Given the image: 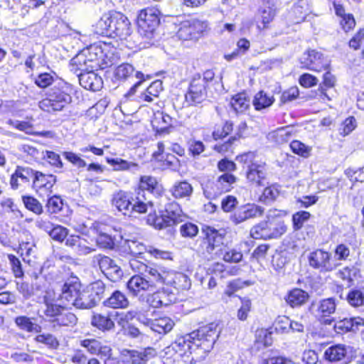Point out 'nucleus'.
Masks as SVG:
<instances>
[{"label":"nucleus","mask_w":364,"mask_h":364,"mask_svg":"<svg viewBox=\"0 0 364 364\" xmlns=\"http://www.w3.org/2000/svg\"><path fill=\"white\" fill-rule=\"evenodd\" d=\"M205 231L206 237L202 243L203 248L210 255L218 254L223 245V235L210 227H208Z\"/></svg>","instance_id":"17"},{"label":"nucleus","mask_w":364,"mask_h":364,"mask_svg":"<svg viewBox=\"0 0 364 364\" xmlns=\"http://www.w3.org/2000/svg\"><path fill=\"white\" fill-rule=\"evenodd\" d=\"M291 360L286 357L279 355L276 351L268 350L263 353L261 364H289Z\"/></svg>","instance_id":"44"},{"label":"nucleus","mask_w":364,"mask_h":364,"mask_svg":"<svg viewBox=\"0 0 364 364\" xmlns=\"http://www.w3.org/2000/svg\"><path fill=\"white\" fill-rule=\"evenodd\" d=\"M114 263V260L102 254L93 256L91 261L92 266L93 267H98L103 274Z\"/></svg>","instance_id":"45"},{"label":"nucleus","mask_w":364,"mask_h":364,"mask_svg":"<svg viewBox=\"0 0 364 364\" xmlns=\"http://www.w3.org/2000/svg\"><path fill=\"white\" fill-rule=\"evenodd\" d=\"M33 176V170L29 167L17 166L11 175L10 184L13 189L16 190L22 183H29Z\"/></svg>","instance_id":"22"},{"label":"nucleus","mask_w":364,"mask_h":364,"mask_svg":"<svg viewBox=\"0 0 364 364\" xmlns=\"http://www.w3.org/2000/svg\"><path fill=\"white\" fill-rule=\"evenodd\" d=\"M177 37L182 41L193 40V34L189 21L183 22L176 33Z\"/></svg>","instance_id":"59"},{"label":"nucleus","mask_w":364,"mask_h":364,"mask_svg":"<svg viewBox=\"0 0 364 364\" xmlns=\"http://www.w3.org/2000/svg\"><path fill=\"white\" fill-rule=\"evenodd\" d=\"M171 122V117L168 114L163 112H157L155 114L151 124L156 134L163 135L168 133Z\"/></svg>","instance_id":"28"},{"label":"nucleus","mask_w":364,"mask_h":364,"mask_svg":"<svg viewBox=\"0 0 364 364\" xmlns=\"http://www.w3.org/2000/svg\"><path fill=\"white\" fill-rule=\"evenodd\" d=\"M233 129V124L231 122H226L222 127H218L213 132V138L217 140L227 136Z\"/></svg>","instance_id":"62"},{"label":"nucleus","mask_w":364,"mask_h":364,"mask_svg":"<svg viewBox=\"0 0 364 364\" xmlns=\"http://www.w3.org/2000/svg\"><path fill=\"white\" fill-rule=\"evenodd\" d=\"M129 292L134 296L143 295L145 291L153 290L144 275L132 276L127 283Z\"/></svg>","instance_id":"20"},{"label":"nucleus","mask_w":364,"mask_h":364,"mask_svg":"<svg viewBox=\"0 0 364 364\" xmlns=\"http://www.w3.org/2000/svg\"><path fill=\"white\" fill-rule=\"evenodd\" d=\"M220 333L218 324L209 323L194 331L185 336L191 344H193V349L201 348L204 352H209L213 348Z\"/></svg>","instance_id":"6"},{"label":"nucleus","mask_w":364,"mask_h":364,"mask_svg":"<svg viewBox=\"0 0 364 364\" xmlns=\"http://www.w3.org/2000/svg\"><path fill=\"white\" fill-rule=\"evenodd\" d=\"M80 345L93 355L97 354L105 357H109L111 355V348L109 346H102L100 341L97 339L82 340Z\"/></svg>","instance_id":"25"},{"label":"nucleus","mask_w":364,"mask_h":364,"mask_svg":"<svg viewBox=\"0 0 364 364\" xmlns=\"http://www.w3.org/2000/svg\"><path fill=\"white\" fill-rule=\"evenodd\" d=\"M236 177L230 173H224L216 180V193L228 192L232 188V184L236 182Z\"/></svg>","instance_id":"39"},{"label":"nucleus","mask_w":364,"mask_h":364,"mask_svg":"<svg viewBox=\"0 0 364 364\" xmlns=\"http://www.w3.org/2000/svg\"><path fill=\"white\" fill-rule=\"evenodd\" d=\"M156 10L145 9L140 11L137 18L139 33L147 39H151L159 24Z\"/></svg>","instance_id":"10"},{"label":"nucleus","mask_w":364,"mask_h":364,"mask_svg":"<svg viewBox=\"0 0 364 364\" xmlns=\"http://www.w3.org/2000/svg\"><path fill=\"white\" fill-rule=\"evenodd\" d=\"M106 161L107 164L113 166L114 171H127L132 167L137 166L136 164L120 158H107Z\"/></svg>","instance_id":"49"},{"label":"nucleus","mask_w":364,"mask_h":364,"mask_svg":"<svg viewBox=\"0 0 364 364\" xmlns=\"http://www.w3.org/2000/svg\"><path fill=\"white\" fill-rule=\"evenodd\" d=\"M91 63L92 61L87 60L84 54H78L71 60L72 66H76L75 69L80 70V73L86 72L90 68L93 69V66L88 65Z\"/></svg>","instance_id":"51"},{"label":"nucleus","mask_w":364,"mask_h":364,"mask_svg":"<svg viewBox=\"0 0 364 364\" xmlns=\"http://www.w3.org/2000/svg\"><path fill=\"white\" fill-rule=\"evenodd\" d=\"M76 316L65 308L59 315V317L53 320V327L55 329L62 326H73L77 323Z\"/></svg>","instance_id":"36"},{"label":"nucleus","mask_w":364,"mask_h":364,"mask_svg":"<svg viewBox=\"0 0 364 364\" xmlns=\"http://www.w3.org/2000/svg\"><path fill=\"white\" fill-rule=\"evenodd\" d=\"M73 92L72 85L58 80L49 89L46 96L38 103L41 109L48 113H54L63 109L72 101Z\"/></svg>","instance_id":"1"},{"label":"nucleus","mask_w":364,"mask_h":364,"mask_svg":"<svg viewBox=\"0 0 364 364\" xmlns=\"http://www.w3.org/2000/svg\"><path fill=\"white\" fill-rule=\"evenodd\" d=\"M87 289L92 293L93 298L97 304L102 300L106 293L105 285L100 280L92 283L87 287Z\"/></svg>","instance_id":"50"},{"label":"nucleus","mask_w":364,"mask_h":364,"mask_svg":"<svg viewBox=\"0 0 364 364\" xmlns=\"http://www.w3.org/2000/svg\"><path fill=\"white\" fill-rule=\"evenodd\" d=\"M129 300L122 291H114L109 296L103 301V305L112 309H125L129 306Z\"/></svg>","instance_id":"27"},{"label":"nucleus","mask_w":364,"mask_h":364,"mask_svg":"<svg viewBox=\"0 0 364 364\" xmlns=\"http://www.w3.org/2000/svg\"><path fill=\"white\" fill-rule=\"evenodd\" d=\"M300 60L302 68L314 72L327 70L330 65V61L327 58L316 50L305 51Z\"/></svg>","instance_id":"11"},{"label":"nucleus","mask_w":364,"mask_h":364,"mask_svg":"<svg viewBox=\"0 0 364 364\" xmlns=\"http://www.w3.org/2000/svg\"><path fill=\"white\" fill-rule=\"evenodd\" d=\"M33 187L36 189L44 188L46 191H50L56 182L55 176L53 175H46L40 171L33 170Z\"/></svg>","instance_id":"26"},{"label":"nucleus","mask_w":364,"mask_h":364,"mask_svg":"<svg viewBox=\"0 0 364 364\" xmlns=\"http://www.w3.org/2000/svg\"><path fill=\"white\" fill-rule=\"evenodd\" d=\"M176 301V293L168 286L148 295L146 299L147 303L154 308L168 306Z\"/></svg>","instance_id":"14"},{"label":"nucleus","mask_w":364,"mask_h":364,"mask_svg":"<svg viewBox=\"0 0 364 364\" xmlns=\"http://www.w3.org/2000/svg\"><path fill=\"white\" fill-rule=\"evenodd\" d=\"M130 360L134 364H141L154 358L156 355V350L154 348H146L141 350H128Z\"/></svg>","instance_id":"30"},{"label":"nucleus","mask_w":364,"mask_h":364,"mask_svg":"<svg viewBox=\"0 0 364 364\" xmlns=\"http://www.w3.org/2000/svg\"><path fill=\"white\" fill-rule=\"evenodd\" d=\"M96 242L100 248L109 249L114 248L115 242L114 239L107 233L100 232L97 239Z\"/></svg>","instance_id":"57"},{"label":"nucleus","mask_w":364,"mask_h":364,"mask_svg":"<svg viewBox=\"0 0 364 364\" xmlns=\"http://www.w3.org/2000/svg\"><path fill=\"white\" fill-rule=\"evenodd\" d=\"M157 185L158 183L154 177L150 176H141L140 178L139 184V191L138 192L137 196H139V193H140V198L144 201L149 202L148 203V205H153V202L149 200L146 198V197L145 196L144 191H147L149 193H152L154 190L156 188Z\"/></svg>","instance_id":"29"},{"label":"nucleus","mask_w":364,"mask_h":364,"mask_svg":"<svg viewBox=\"0 0 364 364\" xmlns=\"http://www.w3.org/2000/svg\"><path fill=\"white\" fill-rule=\"evenodd\" d=\"M347 350L343 345H335L328 348L324 353V357L331 362L342 360L346 355Z\"/></svg>","instance_id":"38"},{"label":"nucleus","mask_w":364,"mask_h":364,"mask_svg":"<svg viewBox=\"0 0 364 364\" xmlns=\"http://www.w3.org/2000/svg\"><path fill=\"white\" fill-rule=\"evenodd\" d=\"M134 72V67L129 63H123L117 66L114 70V77L118 80H126Z\"/></svg>","instance_id":"56"},{"label":"nucleus","mask_w":364,"mask_h":364,"mask_svg":"<svg viewBox=\"0 0 364 364\" xmlns=\"http://www.w3.org/2000/svg\"><path fill=\"white\" fill-rule=\"evenodd\" d=\"M274 101L272 95H267L264 91H259L255 95L252 104L255 109L261 110L271 106Z\"/></svg>","instance_id":"43"},{"label":"nucleus","mask_w":364,"mask_h":364,"mask_svg":"<svg viewBox=\"0 0 364 364\" xmlns=\"http://www.w3.org/2000/svg\"><path fill=\"white\" fill-rule=\"evenodd\" d=\"M168 200L166 195H160L156 203H157L160 210L164 208L165 214L167 217L170 218L176 225L183 221V212L178 203L176 201L168 202Z\"/></svg>","instance_id":"16"},{"label":"nucleus","mask_w":364,"mask_h":364,"mask_svg":"<svg viewBox=\"0 0 364 364\" xmlns=\"http://www.w3.org/2000/svg\"><path fill=\"white\" fill-rule=\"evenodd\" d=\"M264 213V208L255 203H247L239 207L230 220L235 225H239L247 220L262 217Z\"/></svg>","instance_id":"13"},{"label":"nucleus","mask_w":364,"mask_h":364,"mask_svg":"<svg viewBox=\"0 0 364 364\" xmlns=\"http://www.w3.org/2000/svg\"><path fill=\"white\" fill-rule=\"evenodd\" d=\"M97 304L87 287L80 291L73 306L77 309H89Z\"/></svg>","instance_id":"32"},{"label":"nucleus","mask_w":364,"mask_h":364,"mask_svg":"<svg viewBox=\"0 0 364 364\" xmlns=\"http://www.w3.org/2000/svg\"><path fill=\"white\" fill-rule=\"evenodd\" d=\"M364 45V29H360L350 40L349 46L354 50H358Z\"/></svg>","instance_id":"64"},{"label":"nucleus","mask_w":364,"mask_h":364,"mask_svg":"<svg viewBox=\"0 0 364 364\" xmlns=\"http://www.w3.org/2000/svg\"><path fill=\"white\" fill-rule=\"evenodd\" d=\"M122 248L124 252L133 257L140 255L144 252H148L156 258L166 259L169 257L168 252L160 250L151 246L146 247L138 240H126L122 245Z\"/></svg>","instance_id":"12"},{"label":"nucleus","mask_w":364,"mask_h":364,"mask_svg":"<svg viewBox=\"0 0 364 364\" xmlns=\"http://www.w3.org/2000/svg\"><path fill=\"white\" fill-rule=\"evenodd\" d=\"M132 200L129 193L121 190L113 194L112 204L124 215L129 216L133 212L144 213L147 211L149 202L144 201L140 198V193L134 203Z\"/></svg>","instance_id":"8"},{"label":"nucleus","mask_w":364,"mask_h":364,"mask_svg":"<svg viewBox=\"0 0 364 364\" xmlns=\"http://www.w3.org/2000/svg\"><path fill=\"white\" fill-rule=\"evenodd\" d=\"M68 235V230L62 225H55L50 230V236L55 240L62 242Z\"/></svg>","instance_id":"61"},{"label":"nucleus","mask_w":364,"mask_h":364,"mask_svg":"<svg viewBox=\"0 0 364 364\" xmlns=\"http://www.w3.org/2000/svg\"><path fill=\"white\" fill-rule=\"evenodd\" d=\"M36 343L45 345L50 349H57L59 346V341L57 338L50 333H43L37 335L34 338Z\"/></svg>","instance_id":"48"},{"label":"nucleus","mask_w":364,"mask_h":364,"mask_svg":"<svg viewBox=\"0 0 364 364\" xmlns=\"http://www.w3.org/2000/svg\"><path fill=\"white\" fill-rule=\"evenodd\" d=\"M189 22L192 28L194 39H198L199 36L203 33L208 27V22L205 21L193 19L192 21H189Z\"/></svg>","instance_id":"58"},{"label":"nucleus","mask_w":364,"mask_h":364,"mask_svg":"<svg viewBox=\"0 0 364 364\" xmlns=\"http://www.w3.org/2000/svg\"><path fill=\"white\" fill-rule=\"evenodd\" d=\"M186 336L178 338L173 343L164 350L162 361L164 364H191L193 349Z\"/></svg>","instance_id":"3"},{"label":"nucleus","mask_w":364,"mask_h":364,"mask_svg":"<svg viewBox=\"0 0 364 364\" xmlns=\"http://www.w3.org/2000/svg\"><path fill=\"white\" fill-rule=\"evenodd\" d=\"M289 146L293 153L300 156L308 158L310 156L311 148L299 140L292 141Z\"/></svg>","instance_id":"53"},{"label":"nucleus","mask_w":364,"mask_h":364,"mask_svg":"<svg viewBox=\"0 0 364 364\" xmlns=\"http://www.w3.org/2000/svg\"><path fill=\"white\" fill-rule=\"evenodd\" d=\"M311 217L310 213L301 210L292 215L293 228L294 230H299L304 226V223L308 221Z\"/></svg>","instance_id":"55"},{"label":"nucleus","mask_w":364,"mask_h":364,"mask_svg":"<svg viewBox=\"0 0 364 364\" xmlns=\"http://www.w3.org/2000/svg\"><path fill=\"white\" fill-rule=\"evenodd\" d=\"M262 5L259 9V14L262 17L263 28L272 21L276 14V7L274 0H262Z\"/></svg>","instance_id":"34"},{"label":"nucleus","mask_w":364,"mask_h":364,"mask_svg":"<svg viewBox=\"0 0 364 364\" xmlns=\"http://www.w3.org/2000/svg\"><path fill=\"white\" fill-rule=\"evenodd\" d=\"M80 289L81 284L78 278L68 279L62 286L60 298L73 305L80 292Z\"/></svg>","instance_id":"18"},{"label":"nucleus","mask_w":364,"mask_h":364,"mask_svg":"<svg viewBox=\"0 0 364 364\" xmlns=\"http://www.w3.org/2000/svg\"><path fill=\"white\" fill-rule=\"evenodd\" d=\"M230 105L237 113H242L250 107V100L245 93H239L232 97Z\"/></svg>","instance_id":"42"},{"label":"nucleus","mask_w":364,"mask_h":364,"mask_svg":"<svg viewBox=\"0 0 364 364\" xmlns=\"http://www.w3.org/2000/svg\"><path fill=\"white\" fill-rule=\"evenodd\" d=\"M363 325V319L360 317L345 318L334 324V328L338 333L348 331H356Z\"/></svg>","instance_id":"24"},{"label":"nucleus","mask_w":364,"mask_h":364,"mask_svg":"<svg viewBox=\"0 0 364 364\" xmlns=\"http://www.w3.org/2000/svg\"><path fill=\"white\" fill-rule=\"evenodd\" d=\"M97 33L112 38L127 40L132 34L131 23L124 14L114 12L105 14L97 23Z\"/></svg>","instance_id":"2"},{"label":"nucleus","mask_w":364,"mask_h":364,"mask_svg":"<svg viewBox=\"0 0 364 364\" xmlns=\"http://www.w3.org/2000/svg\"><path fill=\"white\" fill-rule=\"evenodd\" d=\"M296 22L299 23L305 20L307 15L311 12L309 0H299L293 9Z\"/></svg>","instance_id":"47"},{"label":"nucleus","mask_w":364,"mask_h":364,"mask_svg":"<svg viewBox=\"0 0 364 364\" xmlns=\"http://www.w3.org/2000/svg\"><path fill=\"white\" fill-rule=\"evenodd\" d=\"M150 324V329L158 333H167L173 327V321L168 317H163L154 319L153 321H147Z\"/></svg>","instance_id":"35"},{"label":"nucleus","mask_w":364,"mask_h":364,"mask_svg":"<svg viewBox=\"0 0 364 364\" xmlns=\"http://www.w3.org/2000/svg\"><path fill=\"white\" fill-rule=\"evenodd\" d=\"M215 73L207 70L203 75L196 74L193 76L185 95L186 101L189 105H196L203 102L207 97V88L213 82Z\"/></svg>","instance_id":"5"},{"label":"nucleus","mask_w":364,"mask_h":364,"mask_svg":"<svg viewBox=\"0 0 364 364\" xmlns=\"http://www.w3.org/2000/svg\"><path fill=\"white\" fill-rule=\"evenodd\" d=\"M32 319L33 318L26 316H17L15 318V323L21 330L29 333H40L42 330L41 326L36 323H33Z\"/></svg>","instance_id":"41"},{"label":"nucleus","mask_w":364,"mask_h":364,"mask_svg":"<svg viewBox=\"0 0 364 364\" xmlns=\"http://www.w3.org/2000/svg\"><path fill=\"white\" fill-rule=\"evenodd\" d=\"M78 80L82 87L86 90L97 91L102 87V80L92 69L84 73H80Z\"/></svg>","instance_id":"21"},{"label":"nucleus","mask_w":364,"mask_h":364,"mask_svg":"<svg viewBox=\"0 0 364 364\" xmlns=\"http://www.w3.org/2000/svg\"><path fill=\"white\" fill-rule=\"evenodd\" d=\"M169 274V282H167L166 286L173 287L176 290L188 289L191 287V280L186 274L173 272H170Z\"/></svg>","instance_id":"31"},{"label":"nucleus","mask_w":364,"mask_h":364,"mask_svg":"<svg viewBox=\"0 0 364 364\" xmlns=\"http://www.w3.org/2000/svg\"><path fill=\"white\" fill-rule=\"evenodd\" d=\"M287 227L283 220L268 215L266 219L250 229V236L255 240L277 239L284 235Z\"/></svg>","instance_id":"4"},{"label":"nucleus","mask_w":364,"mask_h":364,"mask_svg":"<svg viewBox=\"0 0 364 364\" xmlns=\"http://www.w3.org/2000/svg\"><path fill=\"white\" fill-rule=\"evenodd\" d=\"M64 309L65 307L61 305L53 302L46 301L43 314L48 318V321L53 325V320H55L56 318L59 317V315L61 314Z\"/></svg>","instance_id":"46"},{"label":"nucleus","mask_w":364,"mask_h":364,"mask_svg":"<svg viewBox=\"0 0 364 364\" xmlns=\"http://www.w3.org/2000/svg\"><path fill=\"white\" fill-rule=\"evenodd\" d=\"M180 233L183 237L193 238L198 233V228L192 223H185L180 227Z\"/></svg>","instance_id":"60"},{"label":"nucleus","mask_w":364,"mask_h":364,"mask_svg":"<svg viewBox=\"0 0 364 364\" xmlns=\"http://www.w3.org/2000/svg\"><path fill=\"white\" fill-rule=\"evenodd\" d=\"M336 303L334 298L321 300L317 304L316 315L318 319L325 325H331L334 319L331 316L335 313Z\"/></svg>","instance_id":"15"},{"label":"nucleus","mask_w":364,"mask_h":364,"mask_svg":"<svg viewBox=\"0 0 364 364\" xmlns=\"http://www.w3.org/2000/svg\"><path fill=\"white\" fill-rule=\"evenodd\" d=\"M347 301L352 306H360L364 304V293L358 289H351L347 295Z\"/></svg>","instance_id":"52"},{"label":"nucleus","mask_w":364,"mask_h":364,"mask_svg":"<svg viewBox=\"0 0 364 364\" xmlns=\"http://www.w3.org/2000/svg\"><path fill=\"white\" fill-rule=\"evenodd\" d=\"M169 271L165 270L159 266H148L144 277L151 284L152 289L159 284H166L169 282Z\"/></svg>","instance_id":"19"},{"label":"nucleus","mask_w":364,"mask_h":364,"mask_svg":"<svg viewBox=\"0 0 364 364\" xmlns=\"http://www.w3.org/2000/svg\"><path fill=\"white\" fill-rule=\"evenodd\" d=\"M309 294L301 289L294 288L288 291L284 296L286 303L291 308H299L306 303Z\"/></svg>","instance_id":"23"},{"label":"nucleus","mask_w":364,"mask_h":364,"mask_svg":"<svg viewBox=\"0 0 364 364\" xmlns=\"http://www.w3.org/2000/svg\"><path fill=\"white\" fill-rule=\"evenodd\" d=\"M255 154L247 152L237 157V160L247 165L246 177L251 186L255 187L265 186L267 184V170L264 163L254 161Z\"/></svg>","instance_id":"7"},{"label":"nucleus","mask_w":364,"mask_h":364,"mask_svg":"<svg viewBox=\"0 0 364 364\" xmlns=\"http://www.w3.org/2000/svg\"><path fill=\"white\" fill-rule=\"evenodd\" d=\"M147 223L158 230H161L175 225L174 222H173L170 218L167 217L165 213L159 216L149 214L147 217Z\"/></svg>","instance_id":"40"},{"label":"nucleus","mask_w":364,"mask_h":364,"mask_svg":"<svg viewBox=\"0 0 364 364\" xmlns=\"http://www.w3.org/2000/svg\"><path fill=\"white\" fill-rule=\"evenodd\" d=\"M307 260L310 267L322 274L333 272L339 266L332 253L321 248L310 252Z\"/></svg>","instance_id":"9"},{"label":"nucleus","mask_w":364,"mask_h":364,"mask_svg":"<svg viewBox=\"0 0 364 364\" xmlns=\"http://www.w3.org/2000/svg\"><path fill=\"white\" fill-rule=\"evenodd\" d=\"M91 324L102 331H108L114 328V323L109 314H94L91 319Z\"/></svg>","instance_id":"33"},{"label":"nucleus","mask_w":364,"mask_h":364,"mask_svg":"<svg viewBox=\"0 0 364 364\" xmlns=\"http://www.w3.org/2000/svg\"><path fill=\"white\" fill-rule=\"evenodd\" d=\"M110 281L117 282L121 279L123 272L121 267L115 262L104 274Z\"/></svg>","instance_id":"63"},{"label":"nucleus","mask_w":364,"mask_h":364,"mask_svg":"<svg viewBox=\"0 0 364 364\" xmlns=\"http://www.w3.org/2000/svg\"><path fill=\"white\" fill-rule=\"evenodd\" d=\"M22 200L28 210L37 215L43 213V206L36 198L29 196H22Z\"/></svg>","instance_id":"54"},{"label":"nucleus","mask_w":364,"mask_h":364,"mask_svg":"<svg viewBox=\"0 0 364 364\" xmlns=\"http://www.w3.org/2000/svg\"><path fill=\"white\" fill-rule=\"evenodd\" d=\"M193 187L187 181L176 182L171 188L172 196L175 198H188L193 193Z\"/></svg>","instance_id":"37"}]
</instances>
